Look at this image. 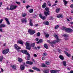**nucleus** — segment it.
<instances>
[{
    "instance_id": "f257e3e1",
    "label": "nucleus",
    "mask_w": 73,
    "mask_h": 73,
    "mask_svg": "<svg viewBox=\"0 0 73 73\" xmlns=\"http://www.w3.org/2000/svg\"><path fill=\"white\" fill-rule=\"evenodd\" d=\"M54 36L57 40L52 42L51 43H50L51 44V46H52V47H54V45L53 44H56L60 41V39H58V37L57 35L55 34L54 35Z\"/></svg>"
},
{
    "instance_id": "f03ea898",
    "label": "nucleus",
    "mask_w": 73,
    "mask_h": 73,
    "mask_svg": "<svg viewBox=\"0 0 73 73\" xmlns=\"http://www.w3.org/2000/svg\"><path fill=\"white\" fill-rule=\"evenodd\" d=\"M21 52L22 53L25 54L27 55H28L27 60H30V57H31L30 56V54L28 52L27 50H22Z\"/></svg>"
},
{
    "instance_id": "7ed1b4c3",
    "label": "nucleus",
    "mask_w": 73,
    "mask_h": 73,
    "mask_svg": "<svg viewBox=\"0 0 73 73\" xmlns=\"http://www.w3.org/2000/svg\"><path fill=\"white\" fill-rule=\"evenodd\" d=\"M16 8H17V5H11L10 6V10H11V11H13L14 10V9H16Z\"/></svg>"
},
{
    "instance_id": "20e7f679",
    "label": "nucleus",
    "mask_w": 73,
    "mask_h": 73,
    "mask_svg": "<svg viewBox=\"0 0 73 73\" xmlns=\"http://www.w3.org/2000/svg\"><path fill=\"white\" fill-rule=\"evenodd\" d=\"M25 45L26 49H28L29 50H31V47L30 44L27 42L25 43Z\"/></svg>"
},
{
    "instance_id": "39448f33",
    "label": "nucleus",
    "mask_w": 73,
    "mask_h": 73,
    "mask_svg": "<svg viewBox=\"0 0 73 73\" xmlns=\"http://www.w3.org/2000/svg\"><path fill=\"white\" fill-rule=\"evenodd\" d=\"M28 32L30 33L31 35H32L36 33V31L35 30L29 29L28 30Z\"/></svg>"
},
{
    "instance_id": "423d86ee",
    "label": "nucleus",
    "mask_w": 73,
    "mask_h": 73,
    "mask_svg": "<svg viewBox=\"0 0 73 73\" xmlns=\"http://www.w3.org/2000/svg\"><path fill=\"white\" fill-rule=\"evenodd\" d=\"M9 52V49H6L5 50L2 51V53L4 54H7Z\"/></svg>"
},
{
    "instance_id": "0eeeda50",
    "label": "nucleus",
    "mask_w": 73,
    "mask_h": 73,
    "mask_svg": "<svg viewBox=\"0 0 73 73\" xmlns=\"http://www.w3.org/2000/svg\"><path fill=\"white\" fill-rule=\"evenodd\" d=\"M14 46L15 47V49L16 50H17L18 52H19V50L21 49V48L19 47L17 44H15Z\"/></svg>"
},
{
    "instance_id": "6e6552de",
    "label": "nucleus",
    "mask_w": 73,
    "mask_h": 73,
    "mask_svg": "<svg viewBox=\"0 0 73 73\" xmlns=\"http://www.w3.org/2000/svg\"><path fill=\"white\" fill-rule=\"evenodd\" d=\"M66 31L68 33H72L73 30L72 29L70 28H67L66 29Z\"/></svg>"
},
{
    "instance_id": "1a4fd4ad",
    "label": "nucleus",
    "mask_w": 73,
    "mask_h": 73,
    "mask_svg": "<svg viewBox=\"0 0 73 73\" xmlns=\"http://www.w3.org/2000/svg\"><path fill=\"white\" fill-rule=\"evenodd\" d=\"M21 21L22 23H27V18H23V19H22L21 20Z\"/></svg>"
},
{
    "instance_id": "9d476101",
    "label": "nucleus",
    "mask_w": 73,
    "mask_h": 73,
    "mask_svg": "<svg viewBox=\"0 0 73 73\" xmlns=\"http://www.w3.org/2000/svg\"><path fill=\"white\" fill-rule=\"evenodd\" d=\"M39 17L41 19H42V20H45L46 19V17L45 16H42V15L41 14H39Z\"/></svg>"
},
{
    "instance_id": "9b49d317",
    "label": "nucleus",
    "mask_w": 73,
    "mask_h": 73,
    "mask_svg": "<svg viewBox=\"0 0 73 73\" xmlns=\"http://www.w3.org/2000/svg\"><path fill=\"white\" fill-rule=\"evenodd\" d=\"M33 69H34V70H36L37 71H38V72H40V69L39 68H38L36 67H33Z\"/></svg>"
},
{
    "instance_id": "f8f14e48",
    "label": "nucleus",
    "mask_w": 73,
    "mask_h": 73,
    "mask_svg": "<svg viewBox=\"0 0 73 73\" xmlns=\"http://www.w3.org/2000/svg\"><path fill=\"white\" fill-rule=\"evenodd\" d=\"M26 64H29V65H33V63L31 61H27L26 62Z\"/></svg>"
},
{
    "instance_id": "ddd939ff",
    "label": "nucleus",
    "mask_w": 73,
    "mask_h": 73,
    "mask_svg": "<svg viewBox=\"0 0 73 73\" xmlns=\"http://www.w3.org/2000/svg\"><path fill=\"white\" fill-rule=\"evenodd\" d=\"M20 68L21 70H24V69H25V66L23 65H21Z\"/></svg>"
},
{
    "instance_id": "4468645a",
    "label": "nucleus",
    "mask_w": 73,
    "mask_h": 73,
    "mask_svg": "<svg viewBox=\"0 0 73 73\" xmlns=\"http://www.w3.org/2000/svg\"><path fill=\"white\" fill-rule=\"evenodd\" d=\"M17 42V43L21 44V45H23V40H18Z\"/></svg>"
},
{
    "instance_id": "2eb2a0df",
    "label": "nucleus",
    "mask_w": 73,
    "mask_h": 73,
    "mask_svg": "<svg viewBox=\"0 0 73 73\" xmlns=\"http://www.w3.org/2000/svg\"><path fill=\"white\" fill-rule=\"evenodd\" d=\"M64 52L66 55V56H68V57H70V56H71V55L70 54H68V53L66 52V51H64Z\"/></svg>"
},
{
    "instance_id": "dca6fc26",
    "label": "nucleus",
    "mask_w": 73,
    "mask_h": 73,
    "mask_svg": "<svg viewBox=\"0 0 73 73\" xmlns=\"http://www.w3.org/2000/svg\"><path fill=\"white\" fill-rule=\"evenodd\" d=\"M44 13L45 15V16L46 17L47 16V15H48V16H49V15H50V14L49 13L46 12V11H44Z\"/></svg>"
},
{
    "instance_id": "f3484780",
    "label": "nucleus",
    "mask_w": 73,
    "mask_h": 73,
    "mask_svg": "<svg viewBox=\"0 0 73 73\" xmlns=\"http://www.w3.org/2000/svg\"><path fill=\"white\" fill-rule=\"evenodd\" d=\"M58 18H60V17L61 18H63V17L62 15H57V16H56Z\"/></svg>"
},
{
    "instance_id": "a211bd4d",
    "label": "nucleus",
    "mask_w": 73,
    "mask_h": 73,
    "mask_svg": "<svg viewBox=\"0 0 73 73\" xmlns=\"http://www.w3.org/2000/svg\"><path fill=\"white\" fill-rule=\"evenodd\" d=\"M5 25L1 24L0 25V28H3L4 27H5Z\"/></svg>"
},
{
    "instance_id": "6ab92c4d",
    "label": "nucleus",
    "mask_w": 73,
    "mask_h": 73,
    "mask_svg": "<svg viewBox=\"0 0 73 73\" xmlns=\"http://www.w3.org/2000/svg\"><path fill=\"white\" fill-rule=\"evenodd\" d=\"M59 57L61 60H64V56H62V55H60Z\"/></svg>"
},
{
    "instance_id": "aec40b11",
    "label": "nucleus",
    "mask_w": 73,
    "mask_h": 73,
    "mask_svg": "<svg viewBox=\"0 0 73 73\" xmlns=\"http://www.w3.org/2000/svg\"><path fill=\"white\" fill-rule=\"evenodd\" d=\"M18 61L19 62H23V59H21V58H18Z\"/></svg>"
},
{
    "instance_id": "412c9836",
    "label": "nucleus",
    "mask_w": 73,
    "mask_h": 73,
    "mask_svg": "<svg viewBox=\"0 0 73 73\" xmlns=\"http://www.w3.org/2000/svg\"><path fill=\"white\" fill-rule=\"evenodd\" d=\"M63 1L64 3V5H65V6H66V4H67V3H68V2L65 0H63Z\"/></svg>"
},
{
    "instance_id": "4be33fe9",
    "label": "nucleus",
    "mask_w": 73,
    "mask_h": 73,
    "mask_svg": "<svg viewBox=\"0 0 73 73\" xmlns=\"http://www.w3.org/2000/svg\"><path fill=\"white\" fill-rule=\"evenodd\" d=\"M12 68L13 69H16V66L15 65H13L11 66Z\"/></svg>"
},
{
    "instance_id": "5701e85b",
    "label": "nucleus",
    "mask_w": 73,
    "mask_h": 73,
    "mask_svg": "<svg viewBox=\"0 0 73 73\" xmlns=\"http://www.w3.org/2000/svg\"><path fill=\"white\" fill-rule=\"evenodd\" d=\"M62 63L64 66H66V61H64L62 62Z\"/></svg>"
},
{
    "instance_id": "b1692460",
    "label": "nucleus",
    "mask_w": 73,
    "mask_h": 73,
    "mask_svg": "<svg viewBox=\"0 0 73 73\" xmlns=\"http://www.w3.org/2000/svg\"><path fill=\"white\" fill-rule=\"evenodd\" d=\"M5 20L6 21L7 23V24H8V25H10V23H9V21H8V19L5 18Z\"/></svg>"
},
{
    "instance_id": "393cba45",
    "label": "nucleus",
    "mask_w": 73,
    "mask_h": 73,
    "mask_svg": "<svg viewBox=\"0 0 73 73\" xmlns=\"http://www.w3.org/2000/svg\"><path fill=\"white\" fill-rule=\"evenodd\" d=\"M29 24L30 26H33V24L32 23V19L30 20Z\"/></svg>"
},
{
    "instance_id": "a878e982",
    "label": "nucleus",
    "mask_w": 73,
    "mask_h": 73,
    "mask_svg": "<svg viewBox=\"0 0 73 73\" xmlns=\"http://www.w3.org/2000/svg\"><path fill=\"white\" fill-rule=\"evenodd\" d=\"M43 24L45 25H49V22L48 21L46 22L45 21L43 22Z\"/></svg>"
},
{
    "instance_id": "bb28decb",
    "label": "nucleus",
    "mask_w": 73,
    "mask_h": 73,
    "mask_svg": "<svg viewBox=\"0 0 73 73\" xmlns=\"http://www.w3.org/2000/svg\"><path fill=\"white\" fill-rule=\"evenodd\" d=\"M42 66L43 68H46L47 67V66L44 64H42Z\"/></svg>"
},
{
    "instance_id": "cd10ccee",
    "label": "nucleus",
    "mask_w": 73,
    "mask_h": 73,
    "mask_svg": "<svg viewBox=\"0 0 73 73\" xmlns=\"http://www.w3.org/2000/svg\"><path fill=\"white\" fill-rule=\"evenodd\" d=\"M33 17L34 18H35L36 17H37V14H32Z\"/></svg>"
},
{
    "instance_id": "c85d7f7f",
    "label": "nucleus",
    "mask_w": 73,
    "mask_h": 73,
    "mask_svg": "<svg viewBox=\"0 0 73 73\" xmlns=\"http://www.w3.org/2000/svg\"><path fill=\"white\" fill-rule=\"evenodd\" d=\"M46 6V3H44L43 5H42V8H44Z\"/></svg>"
},
{
    "instance_id": "c756f323",
    "label": "nucleus",
    "mask_w": 73,
    "mask_h": 73,
    "mask_svg": "<svg viewBox=\"0 0 73 73\" xmlns=\"http://www.w3.org/2000/svg\"><path fill=\"white\" fill-rule=\"evenodd\" d=\"M35 43H32L31 44V45H30V47L31 46H32L33 48L35 47Z\"/></svg>"
},
{
    "instance_id": "7c9ffc66",
    "label": "nucleus",
    "mask_w": 73,
    "mask_h": 73,
    "mask_svg": "<svg viewBox=\"0 0 73 73\" xmlns=\"http://www.w3.org/2000/svg\"><path fill=\"white\" fill-rule=\"evenodd\" d=\"M50 72L51 73H56L57 72L56 71L54 70H51L50 71Z\"/></svg>"
},
{
    "instance_id": "2f4dec72",
    "label": "nucleus",
    "mask_w": 73,
    "mask_h": 73,
    "mask_svg": "<svg viewBox=\"0 0 73 73\" xmlns=\"http://www.w3.org/2000/svg\"><path fill=\"white\" fill-rule=\"evenodd\" d=\"M3 56H0V62H1L3 61Z\"/></svg>"
},
{
    "instance_id": "473e14b6",
    "label": "nucleus",
    "mask_w": 73,
    "mask_h": 73,
    "mask_svg": "<svg viewBox=\"0 0 73 73\" xmlns=\"http://www.w3.org/2000/svg\"><path fill=\"white\" fill-rule=\"evenodd\" d=\"M44 47L46 48V49H48V45L46 44H45L44 45Z\"/></svg>"
},
{
    "instance_id": "72a5a7b5",
    "label": "nucleus",
    "mask_w": 73,
    "mask_h": 73,
    "mask_svg": "<svg viewBox=\"0 0 73 73\" xmlns=\"http://www.w3.org/2000/svg\"><path fill=\"white\" fill-rule=\"evenodd\" d=\"M27 15V14L24 13L23 14L22 16L23 17H25Z\"/></svg>"
},
{
    "instance_id": "f704fd0d",
    "label": "nucleus",
    "mask_w": 73,
    "mask_h": 73,
    "mask_svg": "<svg viewBox=\"0 0 73 73\" xmlns=\"http://www.w3.org/2000/svg\"><path fill=\"white\" fill-rule=\"evenodd\" d=\"M43 72L45 73H49V70H44L43 71Z\"/></svg>"
},
{
    "instance_id": "c9c22d12",
    "label": "nucleus",
    "mask_w": 73,
    "mask_h": 73,
    "mask_svg": "<svg viewBox=\"0 0 73 73\" xmlns=\"http://www.w3.org/2000/svg\"><path fill=\"white\" fill-rule=\"evenodd\" d=\"M60 8H57L56 9V12L57 13H58L59 12H60Z\"/></svg>"
},
{
    "instance_id": "e433bc0d",
    "label": "nucleus",
    "mask_w": 73,
    "mask_h": 73,
    "mask_svg": "<svg viewBox=\"0 0 73 73\" xmlns=\"http://www.w3.org/2000/svg\"><path fill=\"white\" fill-rule=\"evenodd\" d=\"M29 12L30 13H32L33 12V9H31L29 11Z\"/></svg>"
},
{
    "instance_id": "4c0bfd02",
    "label": "nucleus",
    "mask_w": 73,
    "mask_h": 73,
    "mask_svg": "<svg viewBox=\"0 0 73 73\" xmlns=\"http://www.w3.org/2000/svg\"><path fill=\"white\" fill-rule=\"evenodd\" d=\"M45 63L47 65H50V63L48 62H45Z\"/></svg>"
},
{
    "instance_id": "58836bf2",
    "label": "nucleus",
    "mask_w": 73,
    "mask_h": 73,
    "mask_svg": "<svg viewBox=\"0 0 73 73\" xmlns=\"http://www.w3.org/2000/svg\"><path fill=\"white\" fill-rule=\"evenodd\" d=\"M45 9V11H47V12H49V8H46Z\"/></svg>"
},
{
    "instance_id": "ea45409f",
    "label": "nucleus",
    "mask_w": 73,
    "mask_h": 73,
    "mask_svg": "<svg viewBox=\"0 0 73 73\" xmlns=\"http://www.w3.org/2000/svg\"><path fill=\"white\" fill-rule=\"evenodd\" d=\"M29 71L30 72H31V73H33L34 72L33 71V70H31V69H30V70H29Z\"/></svg>"
},
{
    "instance_id": "a19ab883",
    "label": "nucleus",
    "mask_w": 73,
    "mask_h": 73,
    "mask_svg": "<svg viewBox=\"0 0 73 73\" xmlns=\"http://www.w3.org/2000/svg\"><path fill=\"white\" fill-rule=\"evenodd\" d=\"M58 27H59V26L57 25V26H56L54 28H55V29H58Z\"/></svg>"
},
{
    "instance_id": "79ce46f5",
    "label": "nucleus",
    "mask_w": 73,
    "mask_h": 73,
    "mask_svg": "<svg viewBox=\"0 0 73 73\" xmlns=\"http://www.w3.org/2000/svg\"><path fill=\"white\" fill-rule=\"evenodd\" d=\"M63 36L64 37H68V35H66L65 34H64Z\"/></svg>"
},
{
    "instance_id": "37998d69",
    "label": "nucleus",
    "mask_w": 73,
    "mask_h": 73,
    "mask_svg": "<svg viewBox=\"0 0 73 73\" xmlns=\"http://www.w3.org/2000/svg\"><path fill=\"white\" fill-rule=\"evenodd\" d=\"M48 6L49 7H51V4H50V2H48Z\"/></svg>"
},
{
    "instance_id": "c03bdc74",
    "label": "nucleus",
    "mask_w": 73,
    "mask_h": 73,
    "mask_svg": "<svg viewBox=\"0 0 73 73\" xmlns=\"http://www.w3.org/2000/svg\"><path fill=\"white\" fill-rule=\"evenodd\" d=\"M31 7V6H30L29 5H28L27 6H26V8L27 9H28V8H29Z\"/></svg>"
},
{
    "instance_id": "a18cd8bd",
    "label": "nucleus",
    "mask_w": 73,
    "mask_h": 73,
    "mask_svg": "<svg viewBox=\"0 0 73 73\" xmlns=\"http://www.w3.org/2000/svg\"><path fill=\"white\" fill-rule=\"evenodd\" d=\"M49 34H47L45 35V37H47V38L48 37H49Z\"/></svg>"
},
{
    "instance_id": "49530a36",
    "label": "nucleus",
    "mask_w": 73,
    "mask_h": 73,
    "mask_svg": "<svg viewBox=\"0 0 73 73\" xmlns=\"http://www.w3.org/2000/svg\"><path fill=\"white\" fill-rule=\"evenodd\" d=\"M66 29V28L65 27H63L62 28V30H65V31H66V29Z\"/></svg>"
},
{
    "instance_id": "de8ad7c7",
    "label": "nucleus",
    "mask_w": 73,
    "mask_h": 73,
    "mask_svg": "<svg viewBox=\"0 0 73 73\" xmlns=\"http://www.w3.org/2000/svg\"><path fill=\"white\" fill-rule=\"evenodd\" d=\"M40 36V33H37V36Z\"/></svg>"
},
{
    "instance_id": "09e8293b",
    "label": "nucleus",
    "mask_w": 73,
    "mask_h": 73,
    "mask_svg": "<svg viewBox=\"0 0 73 73\" xmlns=\"http://www.w3.org/2000/svg\"><path fill=\"white\" fill-rule=\"evenodd\" d=\"M3 21V19H2L0 20V24H1V23H2Z\"/></svg>"
},
{
    "instance_id": "8fccbe9b",
    "label": "nucleus",
    "mask_w": 73,
    "mask_h": 73,
    "mask_svg": "<svg viewBox=\"0 0 73 73\" xmlns=\"http://www.w3.org/2000/svg\"><path fill=\"white\" fill-rule=\"evenodd\" d=\"M16 3L17 4H18V5H20V2H16Z\"/></svg>"
},
{
    "instance_id": "3c124183",
    "label": "nucleus",
    "mask_w": 73,
    "mask_h": 73,
    "mask_svg": "<svg viewBox=\"0 0 73 73\" xmlns=\"http://www.w3.org/2000/svg\"><path fill=\"white\" fill-rule=\"evenodd\" d=\"M47 42H49L50 44H51L52 43V42H50V40H47Z\"/></svg>"
},
{
    "instance_id": "603ef678",
    "label": "nucleus",
    "mask_w": 73,
    "mask_h": 73,
    "mask_svg": "<svg viewBox=\"0 0 73 73\" xmlns=\"http://www.w3.org/2000/svg\"><path fill=\"white\" fill-rule=\"evenodd\" d=\"M0 32H3V29H0Z\"/></svg>"
},
{
    "instance_id": "864d4df0",
    "label": "nucleus",
    "mask_w": 73,
    "mask_h": 73,
    "mask_svg": "<svg viewBox=\"0 0 73 73\" xmlns=\"http://www.w3.org/2000/svg\"><path fill=\"white\" fill-rule=\"evenodd\" d=\"M42 60H45V58L44 57H43L42 58Z\"/></svg>"
},
{
    "instance_id": "5fc2aeb1",
    "label": "nucleus",
    "mask_w": 73,
    "mask_h": 73,
    "mask_svg": "<svg viewBox=\"0 0 73 73\" xmlns=\"http://www.w3.org/2000/svg\"><path fill=\"white\" fill-rule=\"evenodd\" d=\"M58 52H59V53H61V50L58 49Z\"/></svg>"
},
{
    "instance_id": "6e6d98bb",
    "label": "nucleus",
    "mask_w": 73,
    "mask_h": 73,
    "mask_svg": "<svg viewBox=\"0 0 73 73\" xmlns=\"http://www.w3.org/2000/svg\"><path fill=\"white\" fill-rule=\"evenodd\" d=\"M43 56H46V53H43Z\"/></svg>"
},
{
    "instance_id": "4d7b16f0",
    "label": "nucleus",
    "mask_w": 73,
    "mask_h": 73,
    "mask_svg": "<svg viewBox=\"0 0 73 73\" xmlns=\"http://www.w3.org/2000/svg\"><path fill=\"white\" fill-rule=\"evenodd\" d=\"M39 42H42V39H40L39 40Z\"/></svg>"
},
{
    "instance_id": "13d9d810",
    "label": "nucleus",
    "mask_w": 73,
    "mask_h": 73,
    "mask_svg": "<svg viewBox=\"0 0 73 73\" xmlns=\"http://www.w3.org/2000/svg\"><path fill=\"white\" fill-rule=\"evenodd\" d=\"M3 4V3L2 2L0 3V8L1 7V5H2V4Z\"/></svg>"
},
{
    "instance_id": "bf43d9fd",
    "label": "nucleus",
    "mask_w": 73,
    "mask_h": 73,
    "mask_svg": "<svg viewBox=\"0 0 73 73\" xmlns=\"http://www.w3.org/2000/svg\"><path fill=\"white\" fill-rule=\"evenodd\" d=\"M33 48L34 49H36V50L37 49V47H36L34 46V47H33Z\"/></svg>"
},
{
    "instance_id": "052dcab7",
    "label": "nucleus",
    "mask_w": 73,
    "mask_h": 73,
    "mask_svg": "<svg viewBox=\"0 0 73 73\" xmlns=\"http://www.w3.org/2000/svg\"><path fill=\"white\" fill-rule=\"evenodd\" d=\"M7 10H9V11H11V10H10V9H9V8L8 7H7Z\"/></svg>"
},
{
    "instance_id": "680f3d73",
    "label": "nucleus",
    "mask_w": 73,
    "mask_h": 73,
    "mask_svg": "<svg viewBox=\"0 0 73 73\" xmlns=\"http://www.w3.org/2000/svg\"><path fill=\"white\" fill-rule=\"evenodd\" d=\"M34 57H37V55H36V54H34Z\"/></svg>"
},
{
    "instance_id": "e2e57ef3",
    "label": "nucleus",
    "mask_w": 73,
    "mask_h": 73,
    "mask_svg": "<svg viewBox=\"0 0 73 73\" xmlns=\"http://www.w3.org/2000/svg\"><path fill=\"white\" fill-rule=\"evenodd\" d=\"M1 72H3V71H4V70H3V69H2V68H1Z\"/></svg>"
},
{
    "instance_id": "0e129e2a",
    "label": "nucleus",
    "mask_w": 73,
    "mask_h": 73,
    "mask_svg": "<svg viewBox=\"0 0 73 73\" xmlns=\"http://www.w3.org/2000/svg\"><path fill=\"white\" fill-rule=\"evenodd\" d=\"M71 8H73V4H72L70 6Z\"/></svg>"
},
{
    "instance_id": "69168bd1",
    "label": "nucleus",
    "mask_w": 73,
    "mask_h": 73,
    "mask_svg": "<svg viewBox=\"0 0 73 73\" xmlns=\"http://www.w3.org/2000/svg\"><path fill=\"white\" fill-rule=\"evenodd\" d=\"M56 5H57V4H54V5H53L52 6V7H53L54 6H56Z\"/></svg>"
},
{
    "instance_id": "338daca9",
    "label": "nucleus",
    "mask_w": 73,
    "mask_h": 73,
    "mask_svg": "<svg viewBox=\"0 0 73 73\" xmlns=\"http://www.w3.org/2000/svg\"><path fill=\"white\" fill-rule=\"evenodd\" d=\"M35 40L36 41H38V40H39V39H38V38H36V39Z\"/></svg>"
},
{
    "instance_id": "774afa93",
    "label": "nucleus",
    "mask_w": 73,
    "mask_h": 73,
    "mask_svg": "<svg viewBox=\"0 0 73 73\" xmlns=\"http://www.w3.org/2000/svg\"><path fill=\"white\" fill-rule=\"evenodd\" d=\"M50 20H53V17H50Z\"/></svg>"
}]
</instances>
